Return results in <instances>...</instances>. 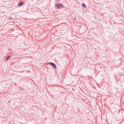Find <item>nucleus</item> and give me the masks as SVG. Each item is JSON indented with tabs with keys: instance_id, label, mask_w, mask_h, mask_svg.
<instances>
[{
	"instance_id": "20e7f679",
	"label": "nucleus",
	"mask_w": 124,
	"mask_h": 124,
	"mask_svg": "<svg viewBox=\"0 0 124 124\" xmlns=\"http://www.w3.org/2000/svg\"><path fill=\"white\" fill-rule=\"evenodd\" d=\"M11 56H9L6 57V61L8 60L11 57Z\"/></svg>"
},
{
	"instance_id": "39448f33",
	"label": "nucleus",
	"mask_w": 124,
	"mask_h": 124,
	"mask_svg": "<svg viewBox=\"0 0 124 124\" xmlns=\"http://www.w3.org/2000/svg\"><path fill=\"white\" fill-rule=\"evenodd\" d=\"M82 6L83 7H84L85 8H86V6L85 4H82Z\"/></svg>"
},
{
	"instance_id": "7ed1b4c3",
	"label": "nucleus",
	"mask_w": 124,
	"mask_h": 124,
	"mask_svg": "<svg viewBox=\"0 0 124 124\" xmlns=\"http://www.w3.org/2000/svg\"><path fill=\"white\" fill-rule=\"evenodd\" d=\"M23 4V3L22 2L20 3H18V6H21Z\"/></svg>"
},
{
	"instance_id": "f03ea898",
	"label": "nucleus",
	"mask_w": 124,
	"mask_h": 124,
	"mask_svg": "<svg viewBox=\"0 0 124 124\" xmlns=\"http://www.w3.org/2000/svg\"><path fill=\"white\" fill-rule=\"evenodd\" d=\"M49 64L52 66L54 67L55 69L56 68V67L54 63L52 62H50Z\"/></svg>"
},
{
	"instance_id": "f257e3e1",
	"label": "nucleus",
	"mask_w": 124,
	"mask_h": 124,
	"mask_svg": "<svg viewBox=\"0 0 124 124\" xmlns=\"http://www.w3.org/2000/svg\"><path fill=\"white\" fill-rule=\"evenodd\" d=\"M55 6L57 9H59L61 8L64 7L63 5L59 3H57L55 5Z\"/></svg>"
}]
</instances>
